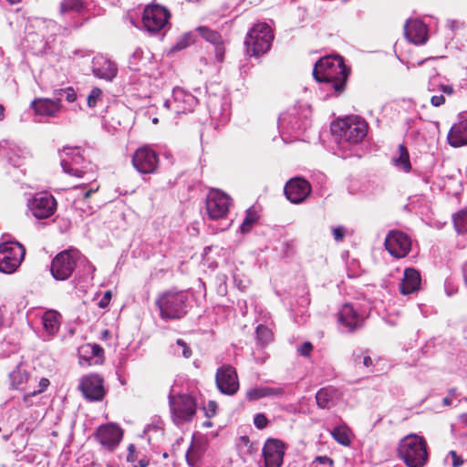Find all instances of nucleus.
I'll use <instances>...</instances> for the list:
<instances>
[{
	"mask_svg": "<svg viewBox=\"0 0 467 467\" xmlns=\"http://www.w3.org/2000/svg\"><path fill=\"white\" fill-rule=\"evenodd\" d=\"M5 118V108L3 105H0V120H3Z\"/></svg>",
	"mask_w": 467,
	"mask_h": 467,
	"instance_id": "nucleus-62",
	"label": "nucleus"
},
{
	"mask_svg": "<svg viewBox=\"0 0 467 467\" xmlns=\"http://www.w3.org/2000/svg\"><path fill=\"white\" fill-rule=\"evenodd\" d=\"M445 94H434L431 97V104L433 107H441L445 103Z\"/></svg>",
	"mask_w": 467,
	"mask_h": 467,
	"instance_id": "nucleus-49",
	"label": "nucleus"
},
{
	"mask_svg": "<svg viewBox=\"0 0 467 467\" xmlns=\"http://www.w3.org/2000/svg\"><path fill=\"white\" fill-rule=\"evenodd\" d=\"M48 385H49V380H48L47 379H45V378L41 379H40V381H39V387H40V389H39L37 391H34V392L32 393V395H36V393H41V392H43V391L47 389V387Z\"/></svg>",
	"mask_w": 467,
	"mask_h": 467,
	"instance_id": "nucleus-55",
	"label": "nucleus"
},
{
	"mask_svg": "<svg viewBox=\"0 0 467 467\" xmlns=\"http://www.w3.org/2000/svg\"><path fill=\"white\" fill-rule=\"evenodd\" d=\"M284 192L291 202L300 203L310 194L311 185L306 180L296 177L285 183Z\"/></svg>",
	"mask_w": 467,
	"mask_h": 467,
	"instance_id": "nucleus-18",
	"label": "nucleus"
},
{
	"mask_svg": "<svg viewBox=\"0 0 467 467\" xmlns=\"http://www.w3.org/2000/svg\"><path fill=\"white\" fill-rule=\"evenodd\" d=\"M421 278L420 272L414 268H406L403 278L400 284V292L410 295L420 290Z\"/></svg>",
	"mask_w": 467,
	"mask_h": 467,
	"instance_id": "nucleus-26",
	"label": "nucleus"
},
{
	"mask_svg": "<svg viewBox=\"0 0 467 467\" xmlns=\"http://www.w3.org/2000/svg\"><path fill=\"white\" fill-rule=\"evenodd\" d=\"M54 95H55V99L56 98H60L61 99L63 96L65 97V93H60L59 89L55 90Z\"/></svg>",
	"mask_w": 467,
	"mask_h": 467,
	"instance_id": "nucleus-63",
	"label": "nucleus"
},
{
	"mask_svg": "<svg viewBox=\"0 0 467 467\" xmlns=\"http://www.w3.org/2000/svg\"><path fill=\"white\" fill-rule=\"evenodd\" d=\"M101 99L102 90L99 88H93L87 98L88 106L95 108Z\"/></svg>",
	"mask_w": 467,
	"mask_h": 467,
	"instance_id": "nucleus-42",
	"label": "nucleus"
},
{
	"mask_svg": "<svg viewBox=\"0 0 467 467\" xmlns=\"http://www.w3.org/2000/svg\"><path fill=\"white\" fill-rule=\"evenodd\" d=\"M331 130L338 137L340 147H346V144H358L366 137L368 124L358 117H348L333 124Z\"/></svg>",
	"mask_w": 467,
	"mask_h": 467,
	"instance_id": "nucleus-5",
	"label": "nucleus"
},
{
	"mask_svg": "<svg viewBox=\"0 0 467 467\" xmlns=\"http://www.w3.org/2000/svg\"><path fill=\"white\" fill-rule=\"evenodd\" d=\"M315 467H333V460L327 456H318L313 462Z\"/></svg>",
	"mask_w": 467,
	"mask_h": 467,
	"instance_id": "nucleus-44",
	"label": "nucleus"
},
{
	"mask_svg": "<svg viewBox=\"0 0 467 467\" xmlns=\"http://www.w3.org/2000/svg\"><path fill=\"white\" fill-rule=\"evenodd\" d=\"M197 99L182 88L176 87L172 90L171 99L163 102V107L176 115L185 114L193 110L197 105Z\"/></svg>",
	"mask_w": 467,
	"mask_h": 467,
	"instance_id": "nucleus-11",
	"label": "nucleus"
},
{
	"mask_svg": "<svg viewBox=\"0 0 467 467\" xmlns=\"http://www.w3.org/2000/svg\"><path fill=\"white\" fill-rule=\"evenodd\" d=\"M231 205L230 197L220 190H212L206 198V211L212 220L224 218Z\"/></svg>",
	"mask_w": 467,
	"mask_h": 467,
	"instance_id": "nucleus-13",
	"label": "nucleus"
},
{
	"mask_svg": "<svg viewBox=\"0 0 467 467\" xmlns=\"http://www.w3.org/2000/svg\"><path fill=\"white\" fill-rule=\"evenodd\" d=\"M149 465V461L147 459H141L139 461V467H147Z\"/></svg>",
	"mask_w": 467,
	"mask_h": 467,
	"instance_id": "nucleus-59",
	"label": "nucleus"
},
{
	"mask_svg": "<svg viewBox=\"0 0 467 467\" xmlns=\"http://www.w3.org/2000/svg\"><path fill=\"white\" fill-rule=\"evenodd\" d=\"M285 393V389L283 387H268V386H260L256 388L250 389L246 392V398L249 400H257L262 398L266 397H281Z\"/></svg>",
	"mask_w": 467,
	"mask_h": 467,
	"instance_id": "nucleus-29",
	"label": "nucleus"
},
{
	"mask_svg": "<svg viewBox=\"0 0 467 467\" xmlns=\"http://www.w3.org/2000/svg\"><path fill=\"white\" fill-rule=\"evenodd\" d=\"M215 381L218 389L225 395H234L239 389L236 370L231 365H223L217 369Z\"/></svg>",
	"mask_w": 467,
	"mask_h": 467,
	"instance_id": "nucleus-15",
	"label": "nucleus"
},
{
	"mask_svg": "<svg viewBox=\"0 0 467 467\" xmlns=\"http://www.w3.org/2000/svg\"><path fill=\"white\" fill-rule=\"evenodd\" d=\"M265 467H281L285 455V445L277 439H268L263 448Z\"/></svg>",
	"mask_w": 467,
	"mask_h": 467,
	"instance_id": "nucleus-20",
	"label": "nucleus"
},
{
	"mask_svg": "<svg viewBox=\"0 0 467 467\" xmlns=\"http://www.w3.org/2000/svg\"><path fill=\"white\" fill-rule=\"evenodd\" d=\"M449 455L451 457L452 459V466L453 467H460L463 464V460L462 459L461 456H459L455 451H451L449 452Z\"/></svg>",
	"mask_w": 467,
	"mask_h": 467,
	"instance_id": "nucleus-52",
	"label": "nucleus"
},
{
	"mask_svg": "<svg viewBox=\"0 0 467 467\" xmlns=\"http://www.w3.org/2000/svg\"><path fill=\"white\" fill-rule=\"evenodd\" d=\"M60 164L65 173L77 178H84L93 172L92 164L85 160L78 147H64L60 154Z\"/></svg>",
	"mask_w": 467,
	"mask_h": 467,
	"instance_id": "nucleus-6",
	"label": "nucleus"
},
{
	"mask_svg": "<svg viewBox=\"0 0 467 467\" xmlns=\"http://www.w3.org/2000/svg\"><path fill=\"white\" fill-rule=\"evenodd\" d=\"M176 347L177 348H174V353L176 355H182L185 358H189L192 356L190 347L182 339H178L176 341Z\"/></svg>",
	"mask_w": 467,
	"mask_h": 467,
	"instance_id": "nucleus-43",
	"label": "nucleus"
},
{
	"mask_svg": "<svg viewBox=\"0 0 467 467\" xmlns=\"http://www.w3.org/2000/svg\"><path fill=\"white\" fill-rule=\"evenodd\" d=\"M268 420L263 413H257L254 418V424L256 428L262 430L267 426Z\"/></svg>",
	"mask_w": 467,
	"mask_h": 467,
	"instance_id": "nucleus-46",
	"label": "nucleus"
},
{
	"mask_svg": "<svg viewBox=\"0 0 467 467\" xmlns=\"http://www.w3.org/2000/svg\"><path fill=\"white\" fill-rule=\"evenodd\" d=\"M197 31L206 41L214 45L215 57L218 61H222L224 54V49L223 47V40L220 34L216 31L211 30L206 26H199L197 28Z\"/></svg>",
	"mask_w": 467,
	"mask_h": 467,
	"instance_id": "nucleus-30",
	"label": "nucleus"
},
{
	"mask_svg": "<svg viewBox=\"0 0 467 467\" xmlns=\"http://www.w3.org/2000/svg\"><path fill=\"white\" fill-rule=\"evenodd\" d=\"M27 373L25 370H22L20 368H17L10 373L11 385L16 389H21L22 386L27 381Z\"/></svg>",
	"mask_w": 467,
	"mask_h": 467,
	"instance_id": "nucleus-39",
	"label": "nucleus"
},
{
	"mask_svg": "<svg viewBox=\"0 0 467 467\" xmlns=\"http://www.w3.org/2000/svg\"><path fill=\"white\" fill-rule=\"evenodd\" d=\"M87 266H88V271L89 273L93 274L95 271V267L88 261H87Z\"/></svg>",
	"mask_w": 467,
	"mask_h": 467,
	"instance_id": "nucleus-60",
	"label": "nucleus"
},
{
	"mask_svg": "<svg viewBox=\"0 0 467 467\" xmlns=\"http://www.w3.org/2000/svg\"><path fill=\"white\" fill-rule=\"evenodd\" d=\"M349 69L339 56H329L320 58L313 68L315 79L333 89L337 95L345 90Z\"/></svg>",
	"mask_w": 467,
	"mask_h": 467,
	"instance_id": "nucleus-1",
	"label": "nucleus"
},
{
	"mask_svg": "<svg viewBox=\"0 0 467 467\" xmlns=\"http://www.w3.org/2000/svg\"><path fill=\"white\" fill-rule=\"evenodd\" d=\"M164 434L163 423L160 419H154L143 431L142 437L146 438L150 444L159 443Z\"/></svg>",
	"mask_w": 467,
	"mask_h": 467,
	"instance_id": "nucleus-31",
	"label": "nucleus"
},
{
	"mask_svg": "<svg viewBox=\"0 0 467 467\" xmlns=\"http://www.w3.org/2000/svg\"><path fill=\"white\" fill-rule=\"evenodd\" d=\"M339 391L334 387L320 389L316 395L317 404L320 409H330L339 400Z\"/></svg>",
	"mask_w": 467,
	"mask_h": 467,
	"instance_id": "nucleus-28",
	"label": "nucleus"
},
{
	"mask_svg": "<svg viewBox=\"0 0 467 467\" xmlns=\"http://www.w3.org/2000/svg\"><path fill=\"white\" fill-rule=\"evenodd\" d=\"M362 363L365 367L368 368L372 365V359L368 355H365L362 358Z\"/></svg>",
	"mask_w": 467,
	"mask_h": 467,
	"instance_id": "nucleus-56",
	"label": "nucleus"
},
{
	"mask_svg": "<svg viewBox=\"0 0 467 467\" xmlns=\"http://www.w3.org/2000/svg\"><path fill=\"white\" fill-rule=\"evenodd\" d=\"M333 237L337 242L343 241L346 235V228L342 225L332 228Z\"/></svg>",
	"mask_w": 467,
	"mask_h": 467,
	"instance_id": "nucleus-47",
	"label": "nucleus"
},
{
	"mask_svg": "<svg viewBox=\"0 0 467 467\" xmlns=\"http://www.w3.org/2000/svg\"><path fill=\"white\" fill-rule=\"evenodd\" d=\"M258 215L255 211L251 208L246 211L245 218L241 224L242 233H247L250 231L251 226L257 221Z\"/></svg>",
	"mask_w": 467,
	"mask_h": 467,
	"instance_id": "nucleus-41",
	"label": "nucleus"
},
{
	"mask_svg": "<svg viewBox=\"0 0 467 467\" xmlns=\"http://www.w3.org/2000/svg\"><path fill=\"white\" fill-rule=\"evenodd\" d=\"M92 72L99 78L111 81L118 73V67L105 56L97 55L92 60Z\"/></svg>",
	"mask_w": 467,
	"mask_h": 467,
	"instance_id": "nucleus-23",
	"label": "nucleus"
},
{
	"mask_svg": "<svg viewBox=\"0 0 467 467\" xmlns=\"http://www.w3.org/2000/svg\"><path fill=\"white\" fill-rule=\"evenodd\" d=\"M127 460H128V462H134L135 461L134 453H129L127 456Z\"/></svg>",
	"mask_w": 467,
	"mask_h": 467,
	"instance_id": "nucleus-64",
	"label": "nucleus"
},
{
	"mask_svg": "<svg viewBox=\"0 0 467 467\" xmlns=\"http://www.w3.org/2000/svg\"><path fill=\"white\" fill-rule=\"evenodd\" d=\"M189 295L185 291H166L156 299L162 320L181 319L187 314Z\"/></svg>",
	"mask_w": 467,
	"mask_h": 467,
	"instance_id": "nucleus-3",
	"label": "nucleus"
},
{
	"mask_svg": "<svg viewBox=\"0 0 467 467\" xmlns=\"http://www.w3.org/2000/svg\"><path fill=\"white\" fill-rule=\"evenodd\" d=\"M221 100L222 99H217L216 98L210 99L208 109L212 119L219 120L227 118V114L224 113L225 109L223 108Z\"/></svg>",
	"mask_w": 467,
	"mask_h": 467,
	"instance_id": "nucleus-37",
	"label": "nucleus"
},
{
	"mask_svg": "<svg viewBox=\"0 0 467 467\" xmlns=\"http://www.w3.org/2000/svg\"><path fill=\"white\" fill-rule=\"evenodd\" d=\"M398 455L407 467H423L428 462L426 441L417 434H409L400 440Z\"/></svg>",
	"mask_w": 467,
	"mask_h": 467,
	"instance_id": "nucleus-2",
	"label": "nucleus"
},
{
	"mask_svg": "<svg viewBox=\"0 0 467 467\" xmlns=\"http://www.w3.org/2000/svg\"><path fill=\"white\" fill-rule=\"evenodd\" d=\"M407 39L414 44H424L427 41V27L418 19L408 20L404 26Z\"/></svg>",
	"mask_w": 467,
	"mask_h": 467,
	"instance_id": "nucleus-25",
	"label": "nucleus"
},
{
	"mask_svg": "<svg viewBox=\"0 0 467 467\" xmlns=\"http://www.w3.org/2000/svg\"><path fill=\"white\" fill-rule=\"evenodd\" d=\"M255 334L257 344L261 347H265L273 340L272 331L263 325L257 326Z\"/></svg>",
	"mask_w": 467,
	"mask_h": 467,
	"instance_id": "nucleus-38",
	"label": "nucleus"
},
{
	"mask_svg": "<svg viewBox=\"0 0 467 467\" xmlns=\"http://www.w3.org/2000/svg\"><path fill=\"white\" fill-rule=\"evenodd\" d=\"M460 422L467 427V413H462L459 417Z\"/></svg>",
	"mask_w": 467,
	"mask_h": 467,
	"instance_id": "nucleus-57",
	"label": "nucleus"
},
{
	"mask_svg": "<svg viewBox=\"0 0 467 467\" xmlns=\"http://www.w3.org/2000/svg\"><path fill=\"white\" fill-rule=\"evenodd\" d=\"M338 322L345 332H353L363 326L364 319L350 304L342 306L338 313Z\"/></svg>",
	"mask_w": 467,
	"mask_h": 467,
	"instance_id": "nucleus-22",
	"label": "nucleus"
},
{
	"mask_svg": "<svg viewBox=\"0 0 467 467\" xmlns=\"http://www.w3.org/2000/svg\"><path fill=\"white\" fill-rule=\"evenodd\" d=\"M142 55H143V51L140 49V48H137L133 54L131 55L130 57V67H132L133 66H135V64L133 63V59H140L142 57Z\"/></svg>",
	"mask_w": 467,
	"mask_h": 467,
	"instance_id": "nucleus-54",
	"label": "nucleus"
},
{
	"mask_svg": "<svg viewBox=\"0 0 467 467\" xmlns=\"http://www.w3.org/2000/svg\"><path fill=\"white\" fill-rule=\"evenodd\" d=\"M169 405L172 420L177 425L190 421L196 412L195 400L189 394H169Z\"/></svg>",
	"mask_w": 467,
	"mask_h": 467,
	"instance_id": "nucleus-8",
	"label": "nucleus"
},
{
	"mask_svg": "<svg viewBox=\"0 0 467 467\" xmlns=\"http://www.w3.org/2000/svg\"><path fill=\"white\" fill-rule=\"evenodd\" d=\"M448 142L452 147H461L467 144V119L454 124L448 133Z\"/></svg>",
	"mask_w": 467,
	"mask_h": 467,
	"instance_id": "nucleus-27",
	"label": "nucleus"
},
{
	"mask_svg": "<svg viewBox=\"0 0 467 467\" xmlns=\"http://www.w3.org/2000/svg\"><path fill=\"white\" fill-rule=\"evenodd\" d=\"M159 163L157 153L150 147L139 148L132 156V164L140 173L148 174L156 171Z\"/></svg>",
	"mask_w": 467,
	"mask_h": 467,
	"instance_id": "nucleus-14",
	"label": "nucleus"
},
{
	"mask_svg": "<svg viewBox=\"0 0 467 467\" xmlns=\"http://www.w3.org/2000/svg\"><path fill=\"white\" fill-rule=\"evenodd\" d=\"M80 258L81 254L76 249L65 250L57 254L50 267L53 277L59 281L67 280L72 275Z\"/></svg>",
	"mask_w": 467,
	"mask_h": 467,
	"instance_id": "nucleus-10",
	"label": "nucleus"
},
{
	"mask_svg": "<svg viewBox=\"0 0 467 467\" xmlns=\"http://www.w3.org/2000/svg\"><path fill=\"white\" fill-rule=\"evenodd\" d=\"M79 389L84 397L91 401L100 400L105 395L103 380L96 374L83 377L79 384Z\"/></svg>",
	"mask_w": 467,
	"mask_h": 467,
	"instance_id": "nucleus-19",
	"label": "nucleus"
},
{
	"mask_svg": "<svg viewBox=\"0 0 467 467\" xmlns=\"http://www.w3.org/2000/svg\"><path fill=\"white\" fill-rule=\"evenodd\" d=\"M96 439L109 451L115 450L122 439V431L117 425L109 423L101 425L96 431Z\"/></svg>",
	"mask_w": 467,
	"mask_h": 467,
	"instance_id": "nucleus-21",
	"label": "nucleus"
},
{
	"mask_svg": "<svg viewBox=\"0 0 467 467\" xmlns=\"http://www.w3.org/2000/svg\"><path fill=\"white\" fill-rule=\"evenodd\" d=\"M192 41V35L191 34H186L183 36V37L182 39H180L173 47H172V50L173 51H179V50H182L185 47H187L190 44V42Z\"/></svg>",
	"mask_w": 467,
	"mask_h": 467,
	"instance_id": "nucleus-45",
	"label": "nucleus"
},
{
	"mask_svg": "<svg viewBox=\"0 0 467 467\" xmlns=\"http://www.w3.org/2000/svg\"><path fill=\"white\" fill-rule=\"evenodd\" d=\"M170 18L167 8L157 4L148 5L143 12L142 22L146 30L151 34L162 30Z\"/></svg>",
	"mask_w": 467,
	"mask_h": 467,
	"instance_id": "nucleus-12",
	"label": "nucleus"
},
{
	"mask_svg": "<svg viewBox=\"0 0 467 467\" xmlns=\"http://www.w3.org/2000/svg\"><path fill=\"white\" fill-rule=\"evenodd\" d=\"M31 107L36 114L45 117H56L61 109L60 98L36 99L31 102Z\"/></svg>",
	"mask_w": 467,
	"mask_h": 467,
	"instance_id": "nucleus-24",
	"label": "nucleus"
},
{
	"mask_svg": "<svg viewBox=\"0 0 467 467\" xmlns=\"http://www.w3.org/2000/svg\"><path fill=\"white\" fill-rule=\"evenodd\" d=\"M26 250L18 242H4L0 244V272L14 273L21 265Z\"/></svg>",
	"mask_w": 467,
	"mask_h": 467,
	"instance_id": "nucleus-9",
	"label": "nucleus"
},
{
	"mask_svg": "<svg viewBox=\"0 0 467 467\" xmlns=\"http://www.w3.org/2000/svg\"><path fill=\"white\" fill-rule=\"evenodd\" d=\"M442 403L445 406H450L451 404V400L446 397L442 400Z\"/></svg>",
	"mask_w": 467,
	"mask_h": 467,
	"instance_id": "nucleus-61",
	"label": "nucleus"
},
{
	"mask_svg": "<svg viewBox=\"0 0 467 467\" xmlns=\"http://www.w3.org/2000/svg\"><path fill=\"white\" fill-rule=\"evenodd\" d=\"M427 90L433 93V95L442 93L451 96L454 93L453 86L445 84L440 76H434L429 79Z\"/></svg>",
	"mask_w": 467,
	"mask_h": 467,
	"instance_id": "nucleus-33",
	"label": "nucleus"
},
{
	"mask_svg": "<svg viewBox=\"0 0 467 467\" xmlns=\"http://www.w3.org/2000/svg\"><path fill=\"white\" fill-rule=\"evenodd\" d=\"M313 349V346L310 342H305L298 348V352L303 357H308Z\"/></svg>",
	"mask_w": 467,
	"mask_h": 467,
	"instance_id": "nucleus-51",
	"label": "nucleus"
},
{
	"mask_svg": "<svg viewBox=\"0 0 467 467\" xmlns=\"http://www.w3.org/2000/svg\"><path fill=\"white\" fill-rule=\"evenodd\" d=\"M273 39L271 27L266 23L255 24L248 31L244 40L247 54L249 56H259L267 52Z\"/></svg>",
	"mask_w": 467,
	"mask_h": 467,
	"instance_id": "nucleus-7",
	"label": "nucleus"
},
{
	"mask_svg": "<svg viewBox=\"0 0 467 467\" xmlns=\"http://www.w3.org/2000/svg\"><path fill=\"white\" fill-rule=\"evenodd\" d=\"M61 315L55 310L46 311L42 316V324L45 332L49 336H54L60 327Z\"/></svg>",
	"mask_w": 467,
	"mask_h": 467,
	"instance_id": "nucleus-32",
	"label": "nucleus"
},
{
	"mask_svg": "<svg viewBox=\"0 0 467 467\" xmlns=\"http://www.w3.org/2000/svg\"><path fill=\"white\" fill-rule=\"evenodd\" d=\"M392 162L395 165V167L405 172H409L411 170L410 154L407 148L404 145H399L397 153L392 158Z\"/></svg>",
	"mask_w": 467,
	"mask_h": 467,
	"instance_id": "nucleus-34",
	"label": "nucleus"
},
{
	"mask_svg": "<svg viewBox=\"0 0 467 467\" xmlns=\"http://www.w3.org/2000/svg\"><path fill=\"white\" fill-rule=\"evenodd\" d=\"M186 459H187V462H188V464H189L190 466H192V467H194V466H195L196 461H195V460H193V459L189 455V453H187V455H186Z\"/></svg>",
	"mask_w": 467,
	"mask_h": 467,
	"instance_id": "nucleus-58",
	"label": "nucleus"
},
{
	"mask_svg": "<svg viewBox=\"0 0 467 467\" xmlns=\"http://www.w3.org/2000/svg\"><path fill=\"white\" fill-rule=\"evenodd\" d=\"M332 437L340 444L344 446H348L351 442L350 441V431L345 425H340L335 427L331 431Z\"/></svg>",
	"mask_w": 467,
	"mask_h": 467,
	"instance_id": "nucleus-35",
	"label": "nucleus"
},
{
	"mask_svg": "<svg viewBox=\"0 0 467 467\" xmlns=\"http://www.w3.org/2000/svg\"><path fill=\"white\" fill-rule=\"evenodd\" d=\"M385 246L391 255L402 258L410 251L411 240L403 232L390 231L385 239Z\"/></svg>",
	"mask_w": 467,
	"mask_h": 467,
	"instance_id": "nucleus-16",
	"label": "nucleus"
},
{
	"mask_svg": "<svg viewBox=\"0 0 467 467\" xmlns=\"http://www.w3.org/2000/svg\"><path fill=\"white\" fill-rule=\"evenodd\" d=\"M110 298H111V292L106 291L103 297L99 302V306L100 308H105L109 304Z\"/></svg>",
	"mask_w": 467,
	"mask_h": 467,
	"instance_id": "nucleus-53",
	"label": "nucleus"
},
{
	"mask_svg": "<svg viewBox=\"0 0 467 467\" xmlns=\"http://www.w3.org/2000/svg\"><path fill=\"white\" fill-rule=\"evenodd\" d=\"M85 8V4L82 0H61L59 12L66 14L68 12L80 13Z\"/></svg>",
	"mask_w": 467,
	"mask_h": 467,
	"instance_id": "nucleus-36",
	"label": "nucleus"
},
{
	"mask_svg": "<svg viewBox=\"0 0 467 467\" xmlns=\"http://www.w3.org/2000/svg\"><path fill=\"white\" fill-rule=\"evenodd\" d=\"M60 93H65V99L68 102H74L77 99V93L75 89L71 87L66 88H60Z\"/></svg>",
	"mask_w": 467,
	"mask_h": 467,
	"instance_id": "nucleus-48",
	"label": "nucleus"
},
{
	"mask_svg": "<svg viewBox=\"0 0 467 467\" xmlns=\"http://www.w3.org/2000/svg\"><path fill=\"white\" fill-rule=\"evenodd\" d=\"M310 109L307 107H294L282 113L278 119V128L281 137L287 142L285 134H292L295 139L310 126Z\"/></svg>",
	"mask_w": 467,
	"mask_h": 467,
	"instance_id": "nucleus-4",
	"label": "nucleus"
},
{
	"mask_svg": "<svg viewBox=\"0 0 467 467\" xmlns=\"http://www.w3.org/2000/svg\"><path fill=\"white\" fill-rule=\"evenodd\" d=\"M453 224L458 234L467 233V210H462L453 216Z\"/></svg>",
	"mask_w": 467,
	"mask_h": 467,
	"instance_id": "nucleus-40",
	"label": "nucleus"
},
{
	"mask_svg": "<svg viewBox=\"0 0 467 467\" xmlns=\"http://www.w3.org/2000/svg\"><path fill=\"white\" fill-rule=\"evenodd\" d=\"M28 207L36 218L45 219L55 213L57 202L51 194L39 192L29 202Z\"/></svg>",
	"mask_w": 467,
	"mask_h": 467,
	"instance_id": "nucleus-17",
	"label": "nucleus"
},
{
	"mask_svg": "<svg viewBox=\"0 0 467 467\" xmlns=\"http://www.w3.org/2000/svg\"><path fill=\"white\" fill-rule=\"evenodd\" d=\"M86 348L90 350V354L94 358H100L104 353L103 348L96 344L88 345Z\"/></svg>",
	"mask_w": 467,
	"mask_h": 467,
	"instance_id": "nucleus-50",
	"label": "nucleus"
}]
</instances>
